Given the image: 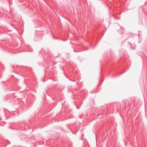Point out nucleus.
I'll return each mask as SVG.
<instances>
[{
  "label": "nucleus",
  "instance_id": "1",
  "mask_svg": "<svg viewBox=\"0 0 147 147\" xmlns=\"http://www.w3.org/2000/svg\"><path fill=\"white\" fill-rule=\"evenodd\" d=\"M12 25H13V24H11V26H12Z\"/></svg>",
  "mask_w": 147,
  "mask_h": 147
}]
</instances>
